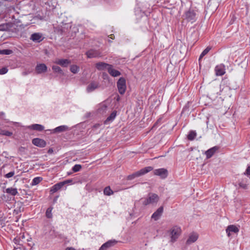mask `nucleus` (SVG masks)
Here are the masks:
<instances>
[{
	"label": "nucleus",
	"mask_w": 250,
	"mask_h": 250,
	"mask_svg": "<svg viewBox=\"0 0 250 250\" xmlns=\"http://www.w3.org/2000/svg\"><path fill=\"white\" fill-rule=\"evenodd\" d=\"M153 169V167L150 166L144 167L140 170L132 173V174L129 175L127 177V179L128 180H132L136 177L141 176L151 171Z\"/></svg>",
	"instance_id": "7ed1b4c3"
},
{
	"label": "nucleus",
	"mask_w": 250,
	"mask_h": 250,
	"mask_svg": "<svg viewBox=\"0 0 250 250\" xmlns=\"http://www.w3.org/2000/svg\"><path fill=\"white\" fill-rule=\"evenodd\" d=\"M99 87V83L96 82L91 83L87 87L88 92H91Z\"/></svg>",
	"instance_id": "a878e982"
},
{
	"label": "nucleus",
	"mask_w": 250,
	"mask_h": 250,
	"mask_svg": "<svg viewBox=\"0 0 250 250\" xmlns=\"http://www.w3.org/2000/svg\"><path fill=\"white\" fill-rule=\"evenodd\" d=\"M163 212V207H160L156 211H155L151 216V218L154 219L155 221L158 220L162 215Z\"/></svg>",
	"instance_id": "6ab92c4d"
},
{
	"label": "nucleus",
	"mask_w": 250,
	"mask_h": 250,
	"mask_svg": "<svg viewBox=\"0 0 250 250\" xmlns=\"http://www.w3.org/2000/svg\"><path fill=\"white\" fill-rule=\"evenodd\" d=\"M118 91L120 94L123 95L126 90V81L123 77H121L117 83Z\"/></svg>",
	"instance_id": "1a4fd4ad"
},
{
	"label": "nucleus",
	"mask_w": 250,
	"mask_h": 250,
	"mask_svg": "<svg viewBox=\"0 0 250 250\" xmlns=\"http://www.w3.org/2000/svg\"><path fill=\"white\" fill-rule=\"evenodd\" d=\"M0 134L6 136H11L13 135V133L7 130L0 129Z\"/></svg>",
	"instance_id": "2f4dec72"
},
{
	"label": "nucleus",
	"mask_w": 250,
	"mask_h": 250,
	"mask_svg": "<svg viewBox=\"0 0 250 250\" xmlns=\"http://www.w3.org/2000/svg\"><path fill=\"white\" fill-rule=\"evenodd\" d=\"M13 52L10 49H2L0 50V55H10Z\"/></svg>",
	"instance_id": "58836bf2"
},
{
	"label": "nucleus",
	"mask_w": 250,
	"mask_h": 250,
	"mask_svg": "<svg viewBox=\"0 0 250 250\" xmlns=\"http://www.w3.org/2000/svg\"><path fill=\"white\" fill-rule=\"evenodd\" d=\"M70 70L74 74L78 73L79 70V67L76 65H72L70 66Z\"/></svg>",
	"instance_id": "4c0bfd02"
},
{
	"label": "nucleus",
	"mask_w": 250,
	"mask_h": 250,
	"mask_svg": "<svg viewBox=\"0 0 250 250\" xmlns=\"http://www.w3.org/2000/svg\"><path fill=\"white\" fill-rule=\"evenodd\" d=\"M116 111H114L112 112L110 116L108 117L105 121V122L108 121H112L116 117Z\"/></svg>",
	"instance_id": "c9c22d12"
},
{
	"label": "nucleus",
	"mask_w": 250,
	"mask_h": 250,
	"mask_svg": "<svg viewBox=\"0 0 250 250\" xmlns=\"http://www.w3.org/2000/svg\"><path fill=\"white\" fill-rule=\"evenodd\" d=\"M55 63L62 67H67L71 63V62L68 59H59L55 61Z\"/></svg>",
	"instance_id": "4be33fe9"
},
{
	"label": "nucleus",
	"mask_w": 250,
	"mask_h": 250,
	"mask_svg": "<svg viewBox=\"0 0 250 250\" xmlns=\"http://www.w3.org/2000/svg\"><path fill=\"white\" fill-rule=\"evenodd\" d=\"M106 108L107 106L106 105L102 104L98 110L100 112H104L105 110H106Z\"/></svg>",
	"instance_id": "37998d69"
},
{
	"label": "nucleus",
	"mask_w": 250,
	"mask_h": 250,
	"mask_svg": "<svg viewBox=\"0 0 250 250\" xmlns=\"http://www.w3.org/2000/svg\"><path fill=\"white\" fill-rule=\"evenodd\" d=\"M65 250H76L73 247H67L65 249Z\"/></svg>",
	"instance_id": "de8ad7c7"
},
{
	"label": "nucleus",
	"mask_w": 250,
	"mask_h": 250,
	"mask_svg": "<svg viewBox=\"0 0 250 250\" xmlns=\"http://www.w3.org/2000/svg\"><path fill=\"white\" fill-rule=\"evenodd\" d=\"M199 237L198 234L194 232H192L189 235L188 238L186 241L187 245H190L192 243L195 242L198 239Z\"/></svg>",
	"instance_id": "dca6fc26"
},
{
	"label": "nucleus",
	"mask_w": 250,
	"mask_h": 250,
	"mask_svg": "<svg viewBox=\"0 0 250 250\" xmlns=\"http://www.w3.org/2000/svg\"><path fill=\"white\" fill-rule=\"evenodd\" d=\"M53 148H49V149H48V152H48V153H49V154H51V153H53Z\"/></svg>",
	"instance_id": "09e8293b"
},
{
	"label": "nucleus",
	"mask_w": 250,
	"mask_h": 250,
	"mask_svg": "<svg viewBox=\"0 0 250 250\" xmlns=\"http://www.w3.org/2000/svg\"><path fill=\"white\" fill-rule=\"evenodd\" d=\"M22 24L7 22L0 25V31H19L22 29Z\"/></svg>",
	"instance_id": "f03ea898"
},
{
	"label": "nucleus",
	"mask_w": 250,
	"mask_h": 250,
	"mask_svg": "<svg viewBox=\"0 0 250 250\" xmlns=\"http://www.w3.org/2000/svg\"><path fill=\"white\" fill-rule=\"evenodd\" d=\"M15 174V171L12 170L9 173L6 174L4 176L5 178H9L13 177Z\"/></svg>",
	"instance_id": "a19ab883"
},
{
	"label": "nucleus",
	"mask_w": 250,
	"mask_h": 250,
	"mask_svg": "<svg viewBox=\"0 0 250 250\" xmlns=\"http://www.w3.org/2000/svg\"><path fill=\"white\" fill-rule=\"evenodd\" d=\"M117 242L115 240H110L102 245L99 250H107L108 249L114 246Z\"/></svg>",
	"instance_id": "f8f14e48"
},
{
	"label": "nucleus",
	"mask_w": 250,
	"mask_h": 250,
	"mask_svg": "<svg viewBox=\"0 0 250 250\" xmlns=\"http://www.w3.org/2000/svg\"><path fill=\"white\" fill-rule=\"evenodd\" d=\"M248 179L247 178H244L241 180V181L239 182V186L240 188L243 189H247L248 187Z\"/></svg>",
	"instance_id": "c85d7f7f"
},
{
	"label": "nucleus",
	"mask_w": 250,
	"mask_h": 250,
	"mask_svg": "<svg viewBox=\"0 0 250 250\" xmlns=\"http://www.w3.org/2000/svg\"><path fill=\"white\" fill-rule=\"evenodd\" d=\"M218 149V147L215 146L207 150L205 152V154L206 155L207 158L209 159L211 158Z\"/></svg>",
	"instance_id": "b1692460"
},
{
	"label": "nucleus",
	"mask_w": 250,
	"mask_h": 250,
	"mask_svg": "<svg viewBox=\"0 0 250 250\" xmlns=\"http://www.w3.org/2000/svg\"><path fill=\"white\" fill-rule=\"evenodd\" d=\"M28 74V72H25V71L23 72L22 73V74L23 75H24V76H25V75H27Z\"/></svg>",
	"instance_id": "8fccbe9b"
},
{
	"label": "nucleus",
	"mask_w": 250,
	"mask_h": 250,
	"mask_svg": "<svg viewBox=\"0 0 250 250\" xmlns=\"http://www.w3.org/2000/svg\"><path fill=\"white\" fill-rule=\"evenodd\" d=\"M211 47L208 46L205 49H204L201 54L199 61H200L204 56H205L211 50Z\"/></svg>",
	"instance_id": "7c9ffc66"
},
{
	"label": "nucleus",
	"mask_w": 250,
	"mask_h": 250,
	"mask_svg": "<svg viewBox=\"0 0 250 250\" xmlns=\"http://www.w3.org/2000/svg\"><path fill=\"white\" fill-rule=\"evenodd\" d=\"M72 182V180H65V181H62V182H61V183H64V186L67 184H69V183H70Z\"/></svg>",
	"instance_id": "49530a36"
},
{
	"label": "nucleus",
	"mask_w": 250,
	"mask_h": 250,
	"mask_svg": "<svg viewBox=\"0 0 250 250\" xmlns=\"http://www.w3.org/2000/svg\"><path fill=\"white\" fill-rule=\"evenodd\" d=\"M81 168V165L76 164L72 167V170L74 172H76L80 171Z\"/></svg>",
	"instance_id": "ea45409f"
},
{
	"label": "nucleus",
	"mask_w": 250,
	"mask_h": 250,
	"mask_svg": "<svg viewBox=\"0 0 250 250\" xmlns=\"http://www.w3.org/2000/svg\"><path fill=\"white\" fill-rule=\"evenodd\" d=\"M24 147H22V146H21V147H20V148H19L20 151H22V150H24Z\"/></svg>",
	"instance_id": "3c124183"
},
{
	"label": "nucleus",
	"mask_w": 250,
	"mask_h": 250,
	"mask_svg": "<svg viewBox=\"0 0 250 250\" xmlns=\"http://www.w3.org/2000/svg\"><path fill=\"white\" fill-rule=\"evenodd\" d=\"M154 175L159 176L161 179H164L167 177L168 171L164 168H158L153 170Z\"/></svg>",
	"instance_id": "9d476101"
},
{
	"label": "nucleus",
	"mask_w": 250,
	"mask_h": 250,
	"mask_svg": "<svg viewBox=\"0 0 250 250\" xmlns=\"http://www.w3.org/2000/svg\"><path fill=\"white\" fill-rule=\"evenodd\" d=\"M110 36H111L110 38H111L112 39H113V38L112 36H113V37H114V36L113 35H111Z\"/></svg>",
	"instance_id": "864d4df0"
},
{
	"label": "nucleus",
	"mask_w": 250,
	"mask_h": 250,
	"mask_svg": "<svg viewBox=\"0 0 250 250\" xmlns=\"http://www.w3.org/2000/svg\"><path fill=\"white\" fill-rule=\"evenodd\" d=\"M111 64L106 63L104 62H99L96 64V67L99 70H104L105 69H107L108 70V68L109 67Z\"/></svg>",
	"instance_id": "412c9836"
},
{
	"label": "nucleus",
	"mask_w": 250,
	"mask_h": 250,
	"mask_svg": "<svg viewBox=\"0 0 250 250\" xmlns=\"http://www.w3.org/2000/svg\"><path fill=\"white\" fill-rule=\"evenodd\" d=\"M4 192L9 194H10L12 196H15L18 193L17 189L13 188H7L5 189V190Z\"/></svg>",
	"instance_id": "cd10ccee"
},
{
	"label": "nucleus",
	"mask_w": 250,
	"mask_h": 250,
	"mask_svg": "<svg viewBox=\"0 0 250 250\" xmlns=\"http://www.w3.org/2000/svg\"><path fill=\"white\" fill-rule=\"evenodd\" d=\"M8 3L9 1L6 0L0 3V20L4 19L8 11L10 10L11 6Z\"/></svg>",
	"instance_id": "20e7f679"
},
{
	"label": "nucleus",
	"mask_w": 250,
	"mask_h": 250,
	"mask_svg": "<svg viewBox=\"0 0 250 250\" xmlns=\"http://www.w3.org/2000/svg\"><path fill=\"white\" fill-rule=\"evenodd\" d=\"M87 57L88 58H99L102 57L101 52L99 50L90 49L85 53Z\"/></svg>",
	"instance_id": "9b49d317"
},
{
	"label": "nucleus",
	"mask_w": 250,
	"mask_h": 250,
	"mask_svg": "<svg viewBox=\"0 0 250 250\" xmlns=\"http://www.w3.org/2000/svg\"><path fill=\"white\" fill-rule=\"evenodd\" d=\"M28 128L32 129V130L41 131L44 129V127L42 125L33 124L31 125H29L28 126Z\"/></svg>",
	"instance_id": "bb28decb"
},
{
	"label": "nucleus",
	"mask_w": 250,
	"mask_h": 250,
	"mask_svg": "<svg viewBox=\"0 0 250 250\" xmlns=\"http://www.w3.org/2000/svg\"><path fill=\"white\" fill-rule=\"evenodd\" d=\"M52 69L54 72L59 73V74L62 75L64 74L63 71L61 68V67H60L59 66H58L57 65H53L52 66Z\"/></svg>",
	"instance_id": "473e14b6"
},
{
	"label": "nucleus",
	"mask_w": 250,
	"mask_h": 250,
	"mask_svg": "<svg viewBox=\"0 0 250 250\" xmlns=\"http://www.w3.org/2000/svg\"><path fill=\"white\" fill-rule=\"evenodd\" d=\"M36 72L37 74L45 73L47 70V67L44 63L37 64L35 68Z\"/></svg>",
	"instance_id": "2eb2a0df"
},
{
	"label": "nucleus",
	"mask_w": 250,
	"mask_h": 250,
	"mask_svg": "<svg viewBox=\"0 0 250 250\" xmlns=\"http://www.w3.org/2000/svg\"><path fill=\"white\" fill-rule=\"evenodd\" d=\"M196 136V133L194 131H190L188 135V139L189 140L192 141L194 140Z\"/></svg>",
	"instance_id": "f704fd0d"
},
{
	"label": "nucleus",
	"mask_w": 250,
	"mask_h": 250,
	"mask_svg": "<svg viewBox=\"0 0 250 250\" xmlns=\"http://www.w3.org/2000/svg\"><path fill=\"white\" fill-rule=\"evenodd\" d=\"M181 233V229L178 226H174L170 229L171 241L174 242L176 241Z\"/></svg>",
	"instance_id": "6e6552de"
},
{
	"label": "nucleus",
	"mask_w": 250,
	"mask_h": 250,
	"mask_svg": "<svg viewBox=\"0 0 250 250\" xmlns=\"http://www.w3.org/2000/svg\"><path fill=\"white\" fill-rule=\"evenodd\" d=\"M42 180V178L37 177L34 178L32 182V185H37L39 184Z\"/></svg>",
	"instance_id": "e433bc0d"
},
{
	"label": "nucleus",
	"mask_w": 250,
	"mask_h": 250,
	"mask_svg": "<svg viewBox=\"0 0 250 250\" xmlns=\"http://www.w3.org/2000/svg\"><path fill=\"white\" fill-rule=\"evenodd\" d=\"M53 209L52 207H50L48 208L46 211L45 216L47 218H52V211Z\"/></svg>",
	"instance_id": "72a5a7b5"
},
{
	"label": "nucleus",
	"mask_w": 250,
	"mask_h": 250,
	"mask_svg": "<svg viewBox=\"0 0 250 250\" xmlns=\"http://www.w3.org/2000/svg\"><path fill=\"white\" fill-rule=\"evenodd\" d=\"M159 200V196L155 193H149L148 198L146 199L143 202V204L146 206L150 204H153L158 202Z\"/></svg>",
	"instance_id": "0eeeda50"
},
{
	"label": "nucleus",
	"mask_w": 250,
	"mask_h": 250,
	"mask_svg": "<svg viewBox=\"0 0 250 250\" xmlns=\"http://www.w3.org/2000/svg\"><path fill=\"white\" fill-rule=\"evenodd\" d=\"M63 186H64V183H61V182L58 183L52 187V188H51V189H50V192L52 193H54L57 192L59 189H60Z\"/></svg>",
	"instance_id": "393cba45"
},
{
	"label": "nucleus",
	"mask_w": 250,
	"mask_h": 250,
	"mask_svg": "<svg viewBox=\"0 0 250 250\" xmlns=\"http://www.w3.org/2000/svg\"><path fill=\"white\" fill-rule=\"evenodd\" d=\"M226 233L229 237L230 236V233L233 232L234 233H237L239 232V229L234 225H229L226 229Z\"/></svg>",
	"instance_id": "a211bd4d"
},
{
	"label": "nucleus",
	"mask_w": 250,
	"mask_h": 250,
	"mask_svg": "<svg viewBox=\"0 0 250 250\" xmlns=\"http://www.w3.org/2000/svg\"><path fill=\"white\" fill-rule=\"evenodd\" d=\"M32 143L34 145L40 147H44L46 145V143L44 140L39 138L33 139Z\"/></svg>",
	"instance_id": "ddd939ff"
},
{
	"label": "nucleus",
	"mask_w": 250,
	"mask_h": 250,
	"mask_svg": "<svg viewBox=\"0 0 250 250\" xmlns=\"http://www.w3.org/2000/svg\"><path fill=\"white\" fill-rule=\"evenodd\" d=\"M14 241L15 243H17V242L18 239H16V238H15V239H14Z\"/></svg>",
	"instance_id": "603ef678"
},
{
	"label": "nucleus",
	"mask_w": 250,
	"mask_h": 250,
	"mask_svg": "<svg viewBox=\"0 0 250 250\" xmlns=\"http://www.w3.org/2000/svg\"><path fill=\"white\" fill-rule=\"evenodd\" d=\"M184 17L185 19L191 23L195 22L197 20L196 12L191 9H189L188 11L185 12Z\"/></svg>",
	"instance_id": "423d86ee"
},
{
	"label": "nucleus",
	"mask_w": 250,
	"mask_h": 250,
	"mask_svg": "<svg viewBox=\"0 0 250 250\" xmlns=\"http://www.w3.org/2000/svg\"><path fill=\"white\" fill-rule=\"evenodd\" d=\"M69 129V127L65 125H62L56 127L51 130L52 133H61Z\"/></svg>",
	"instance_id": "aec40b11"
},
{
	"label": "nucleus",
	"mask_w": 250,
	"mask_h": 250,
	"mask_svg": "<svg viewBox=\"0 0 250 250\" xmlns=\"http://www.w3.org/2000/svg\"><path fill=\"white\" fill-rule=\"evenodd\" d=\"M104 193L105 195L110 196L113 194V190L109 186L105 187L104 189Z\"/></svg>",
	"instance_id": "c756f323"
},
{
	"label": "nucleus",
	"mask_w": 250,
	"mask_h": 250,
	"mask_svg": "<svg viewBox=\"0 0 250 250\" xmlns=\"http://www.w3.org/2000/svg\"><path fill=\"white\" fill-rule=\"evenodd\" d=\"M244 174L250 178V166L248 167L245 172H244Z\"/></svg>",
	"instance_id": "c03bdc74"
},
{
	"label": "nucleus",
	"mask_w": 250,
	"mask_h": 250,
	"mask_svg": "<svg viewBox=\"0 0 250 250\" xmlns=\"http://www.w3.org/2000/svg\"><path fill=\"white\" fill-rule=\"evenodd\" d=\"M8 69L6 67H3L0 69V74L3 75L6 74L8 72Z\"/></svg>",
	"instance_id": "79ce46f5"
},
{
	"label": "nucleus",
	"mask_w": 250,
	"mask_h": 250,
	"mask_svg": "<svg viewBox=\"0 0 250 250\" xmlns=\"http://www.w3.org/2000/svg\"><path fill=\"white\" fill-rule=\"evenodd\" d=\"M215 74L217 76H222L225 73V65L220 64L217 65L215 68Z\"/></svg>",
	"instance_id": "f3484780"
},
{
	"label": "nucleus",
	"mask_w": 250,
	"mask_h": 250,
	"mask_svg": "<svg viewBox=\"0 0 250 250\" xmlns=\"http://www.w3.org/2000/svg\"><path fill=\"white\" fill-rule=\"evenodd\" d=\"M8 35H6V34H4L1 36V38H3V40H5L9 37H11V36L10 35V32H7Z\"/></svg>",
	"instance_id": "a18cd8bd"
},
{
	"label": "nucleus",
	"mask_w": 250,
	"mask_h": 250,
	"mask_svg": "<svg viewBox=\"0 0 250 250\" xmlns=\"http://www.w3.org/2000/svg\"><path fill=\"white\" fill-rule=\"evenodd\" d=\"M55 30L57 31H65L71 30L72 23L70 22L62 20L61 18H59L56 23L53 24Z\"/></svg>",
	"instance_id": "f257e3e1"
},
{
	"label": "nucleus",
	"mask_w": 250,
	"mask_h": 250,
	"mask_svg": "<svg viewBox=\"0 0 250 250\" xmlns=\"http://www.w3.org/2000/svg\"><path fill=\"white\" fill-rule=\"evenodd\" d=\"M108 72L112 77H117L121 75V73L118 70H115L113 68V66L110 65L109 67L108 68Z\"/></svg>",
	"instance_id": "5701e85b"
},
{
	"label": "nucleus",
	"mask_w": 250,
	"mask_h": 250,
	"mask_svg": "<svg viewBox=\"0 0 250 250\" xmlns=\"http://www.w3.org/2000/svg\"><path fill=\"white\" fill-rule=\"evenodd\" d=\"M15 209L13 210V215L16 216V222L19 221L21 216V212L23 211L24 208L22 203L18 202L14 205Z\"/></svg>",
	"instance_id": "39448f33"
},
{
	"label": "nucleus",
	"mask_w": 250,
	"mask_h": 250,
	"mask_svg": "<svg viewBox=\"0 0 250 250\" xmlns=\"http://www.w3.org/2000/svg\"><path fill=\"white\" fill-rule=\"evenodd\" d=\"M43 39L42 35L40 33H34L30 37V39L35 42H40Z\"/></svg>",
	"instance_id": "4468645a"
}]
</instances>
